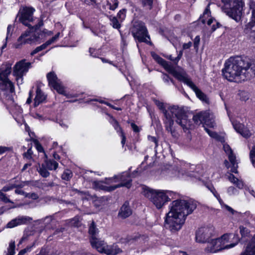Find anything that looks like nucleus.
<instances>
[{"instance_id":"nucleus-1","label":"nucleus","mask_w":255,"mask_h":255,"mask_svg":"<svg viewBox=\"0 0 255 255\" xmlns=\"http://www.w3.org/2000/svg\"><path fill=\"white\" fill-rule=\"evenodd\" d=\"M196 207V202L191 199H177L173 201L169 206L170 210L165 220L167 228L172 233L178 232L187 216L192 213Z\"/></svg>"},{"instance_id":"nucleus-2","label":"nucleus","mask_w":255,"mask_h":255,"mask_svg":"<svg viewBox=\"0 0 255 255\" xmlns=\"http://www.w3.org/2000/svg\"><path fill=\"white\" fill-rule=\"evenodd\" d=\"M223 76L229 81L237 83L250 79L255 75V61L245 62L240 58H229L222 69Z\"/></svg>"},{"instance_id":"nucleus-3","label":"nucleus","mask_w":255,"mask_h":255,"mask_svg":"<svg viewBox=\"0 0 255 255\" xmlns=\"http://www.w3.org/2000/svg\"><path fill=\"white\" fill-rule=\"evenodd\" d=\"M35 9L31 7H24L20 9L17 16L19 17V21L23 24L30 28L34 31H25L18 38L17 43L15 47L19 48L23 44H31L37 41L40 38V31L39 28L43 25V20L38 19V22L33 26H31L29 23L34 20L33 14Z\"/></svg>"},{"instance_id":"nucleus-4","label":"nucleus","mask_w":255,"mask_h":255,"mask_svg":"<svg viewBox=\"0 0 255 255\" xmlns=\"http://www.w3.org/2000/svg\"><path fill=\"white\" fill-rule=\"evenodd\" d=\"M152 56L153 59L169 73L172 74L178 80L183 82L192 89L200 100L205 103H208V99L206 95L198 89L191 79L188 77L186 73L183 69L180 67H178L176 69L171 63H168L155 53H152Z\"/></svg>"},{"instance_id":"nucleus-5","label":"nucleus","mask_w":255,"mask_h":255,"mask_svg":"<svg viewBox=\"0 0 255 255\" xmlns=\"http://www.w3.org/2000/svg\"><path fill=\"white\" fill-rule=\"evenodd\" d=\"M131 179L128 172H124L114 177L106 178L105 181H94L95 188L111 192L118 188L126 187L129 188L131 185Z\"/></svg>"},{"instance_id":"nucleus-6","label":"nucleus","mask_w":255,"mask_h":255,"mask_svg":"<svg viewBox=\"0 0 255 255\" xmlns=\"http://www.w3.org/2000/svg\"><path fill=\"white\" fill-rule=\"evenodd\" d=\"M143 195L148 198L157 209H161L166 203L178 197L179 194L170 190H156L148 187L142 188Z\"/></svg>"},{"instance_id":"nucleus-7","label":"nucleus","mask_w":255,"mask_h":255,"mask_svg":"<svg viewBox=\"0 0 255 255\" xmlns=\"http://www.w3.org/2000/svg\"><path fill=\"white\" fill-rule=\"evenodd\" d=\"M156 105L162 111L165 118L166 115H168L169 117H175L176 123L181 126L184 132L191 128V122L188 119L186 112L182 108L173 106L169 107L168 110H166L163 103L156 101Z\"/></svg>"},{"instance_id":"nucleus-8","label":"nucleus","mask_w":255,"mask_h":255,"mask_svg":"<svg viewBox=\"0 0 255 255\" xmlns=\"http://www.w3.org/2000/svg\"><path fill=\"white\" fill-rule=\"evenodd\" d=\"M193 120L195 123L197 125L203 124L204 129L211 137L215 138L222 142H224L223 137L208 128V127L214 128L215 125L213 116L208 112H201L193 116Z\"/></svg>"},{"instance_id":"nucleus-9","label":"nucleus","mask_w":255,"mask_h":255,"mask_svg":"<svg viewBox=\"0 0 255 255\" xmlns=\"http://www.w3.org/2000/svg\"><path fill=\"white\" fill-rule=\"evenodd\" d=\"M231 234H224L221 238L210 240L205 251L207 253H215L222 250L229 249L234 247L238 243L239 240L237 236L234 235L236 243L228 244Z\"/></svg>"},{"instance_id":"nucleus-10","label":"nucleus","mask_w":255,"mask_h":255,"mask_svg":"<svg viewBox=\"0 0 255 255\" xmlns=\"http://www.w3.org/2000/svg\"><path fill=\"white\" fill-rule=\"evenodd\" d=\"M131 33L133 37L139 42H149V36L148 35L147 30L142 22L136 21L134 23L131 29Z\"/></svg>"},{"instance_id":"nucleus-11","label":"nucleus","mask_w":255,"mask_h":255,"mask_svg":"<svg viewBox=\"0 0 255 255\" xmlns=\"http://www.w3.org/2000/svg\"><path fill=\"white\" fill-rule=\"evenodd\" d=\"M31 63L26 62L25 59L17 62L13 67V75L16 77L17 85L23 83V77L31 67Z\"/></svg>"},{"instance_id":"nucleus-12","label":"nucleus","mask_w":255,"mask_h":255,"mask_svg":"<svg viewBox=\"0 0 255 255\" xmlns=\"http://www.w3.org/2000/svg\"><path fill=\"white\" fill-rule=\"evenodd\" d=\"M248 5L252 10L251 21L246 25L245 32L251 41L255 43V0H249Z\"/></svg>"},{"instance_id":"nucleus-13","label":"nucleus","mask_w":255,"mask_h":255,"mask_svg":"<svg viewBox=\"0 0 255 255\" xmlns=\"http://www.w3.org/2000/svg\"><path fill=\"white\" fill-rule=\"evenodd\" d=\"M223 148L228 156L230 163L227 160H225L224 164L227 168H231V171L233 173H237V168L238 167V161L233 151L228 144H224Z\"/></svg>"},{"instance_id":"nucleus-14","label":"nucleus","mask_w":255,"mask_h":255,"mask_svg":"<svg viewBox=\"0 0 255 255\" xmlns=\"http://www.w3.org/2000/svg\"><path fill=\"white\" fill-rule=\"evenodd\" d=\"M214 228L213 226H206L199 228L196 232V241L200 243H207L213 235Z\"/></svg>"},{"instance_id":"nucleus-15","label":"nucleus","mask_w":255,"mask_h":255,"mask_svg":"<svg viewBox=\"0 0 255 255\" xmlns=\"http://www.w3.org/2000/svg\"><path fill=\"white\" fill-rule=\"evenodd\" d=\"M47 78L49 85L55 89L58 93L66 96L64 87L62 85L61 82L58 79L55 73L51 72L47 74Z\"/></svg>"},{"instance_id":"nucleus-16","label":"nucleus","mask_w":255,"mask_h":255,"mask_svg":"<svg viewBox=\"0 0 255 255\" xmlns=\"http://www.w3.org/2000/svg\"><path fill=\"white\" fill-rule=\"evenodd\" d=\"M10 73V68L6 67L4 69L1 68L0 69V81L9 90L11 93H12L14 90V85L8 78Z\"/></svg>"},{"instance_id":"nucleus-17","label":"nucleus","mask_w":255,"mask_h":255,"mask_svg":"<svg viewBox=\"0 0 255 255\" xmlns=\"http://www.w3.org/2000/svg\"><path fill=\"white\" fill-rule=\"evenodd\" d=\"M173 118L169 117L168 115H166V119L164 121V124L166 130L170 133L173 138L177 139L179 137V134L174 126Z\"/></svg>"},{"instance_id":"nucleus-18","label":"nucleus","mask_w":255,"mask_h":255,"mask_svg":"<svg viewBox=\"0 0 255 255\" xmlns=\"http://www.w3.org/2000/svg\"><path fill=\"white\" fill-rule=\"evenodd\" d=\"M32 220V218L28 216H19L8 222L7 224V227L12 228L19 225L29 223Z\"/></svg>"},{"instance_id":"nucleus-19","label":"nucleus","mask_w":255,"mask_h":255,"mask_svg":"<svg viewBox=\"0 0 255 255\" xmlns=\"http://www.w3.org/2000/svg\"><path fill=\"white\" fill-rule=\"evenodd\" d=\"M243 6V2L242 1V5L236 6H232V8H231L228 12L227 14L234 19L236 21L239 22L241 19L242 14V10L240 8Z\"/></svg>"},{"instance_id":"nucleus-20","label":"nucleus","mask_w":255,"mask_h":255,"mask_svg":"<svg viewBox=\"0 0 255 255\" xmlns=\"http://www.w3.org/2000/svg\"><path fill=\"white\" fill-rule=\"evenodd\" d=\"M90 242L92 248L96 249L99 252L105 253L107 245L98 238L90 239Z\"/></svg>"},{"instance_id":"nucleus-21","label":"nucleus","mask_w":255,"mask_h":255,"mask_svg":"<svg viewBox=\"0 0 255 255\" xmlns=\"http://www.w3.org/2000/svg\"><path fill=\"white\" fill-rule=\"evenodd\" d=\"M46 100V96L42 92L39 87H37L36 91V96L34 99V107H36L39 104L42 103Z\"/></svg>"},{"instance_id":"nucleus-22","label":"nucleus","mask_w":255,"mask_h":255,"mask_svg":"<svg viewBox=\"0 0 255 255\" xmlns=\"http://www.w3.org/2000/svg\"><path fill=\"white\" fill-rule=\"evenodd\" d=\"M211 12L209 8V4L207 5L206 9H205L202 17H200L201 21L202 23H207L208 25H210L215 19L213 18L210 17Z\"/></svg>"},{"instance_id":"nucleus-23","label":"nucleus","mask_w":255,"mask_h":255,"mask_svg":"<svg viewBox=\"0 0 255 255\" xmlns=\"http://www.w3.org/2000/svg\"><path fill=\"white\" fill-rule=\"evenodd\" d=\"M131 213V210L128 206V203H125L121 207L118 216L120 218L125 219L129 217Z\"/></svg>"},{"instance_id":"nucleus-24","label":"nucleus","mask_w":255,"mask_h":255,"mask_svg":"<svg viewBox=\"0 0 255 255\" xmlns=\"http://www.w3.org/2000/svg\"><path fill=\"white\" fill-rule=\"evenodd\" d=\"M240 255H255V240L250 242Z\"/></svg>"},{"instance_id":"nucleus-25","label":"nucleus","mask_w":255,"mask_h":255,"mask_svg":"<svg viewBox=\"0 0 255 255\" xmlns=\"http://www.w3.org/2000/svg\"><path fill=\"white\" fill-rule=\"evenodd\" d=\"M122 252V250L117 245H107L105 254L108 255H117Z\"/></svg>"},{"instance_id":"nucleus-26","label":"nucleus","mask_w":255,"mask_h":255,"mask_svg":"<svg viewBox=\"0 0 255 255\" xmlns=\"http://www.w3.org/2000/svg\"><path fill=\"white\" fill-rule=\"evenodd\" d=\"M228 178L231 183L235 185L239 189L243 188L244 184L243 181L236 178L233 174H230Z\"/></svg>"},{"instance_id":"nucleus-27","label":"nucleus","mask_w":255,"mask_h":255,"mask_svg":"<svg viewBox=\"0 0 255 255\" xmlns=\"http://www.w3.org/2000/svg\"><path fill=\"white\" fill-rule=\"evenodd\" d=\"M99 233L98 229L96 227V226L94 221H92L89 228V233L91 236L90 239H93V238H97V235Z\"/></svg>"},{"instance_id":"nucleus-28","label":"nucleus","mask_w":255,"mask_h":255,"mask_svg":"<svg viewBox=\"0 0 255 255\" xmlns=\"http://www.w3.org/2000/svg\"><path fill=\"white\" fill-rule=\"evenodd\" d=\"M43 163L49 170H55L58 166V163L54 160H46Z\"/></svg>"},{"instance_id":"nucleus-29","label":"nucleus","mask_w":255,"mask_h":255,"mask_svg":"<svg viewBox=\"0 0 255 255\" xmlns=\"http://www.w3.org/2000/svg\"><path fill=\"white\" fill-rule=\"evenodd\" d=\"M13 30V26L11 25H8L7 27L6 36L4 40V43L1 47L2 50H3L4 48H5L6 47L7 41L11 36Z\"/></svg>"},{"instance_id":"nucleus-30","label":"nucleus","mask_w":255,"mask_h":255,"mask_svg":"<svg viewBox=\"0 0 255 255\" xmlns=\"http://www.w3.org/2000/svg\"><path fill=\"white\" fill-rule=\"evenodd\" d=\"M48 170L47 167L43 163L41 165H39L38 172L41 176L45 178L48 177L50 175V173Z\"/></svg>"},{"instance_id":"nucleus-31","label":"nucleus","mask_w":255,"mask_h":255,"mask_svg":"<svg viewBox=\"0 0 255 255\" xmlns=\"http://www.w3.org/2000/svg\"><path fill=\"white\" fill-rule=\"evenodd\" d=\"M109 18L111 21V25H112L113 27L119 29L121 27L120 22H121L119 19L117 17L112 16H110Z\"/></svg>"},{"instance_id":"nucleus-32","label":"nucleus","mask_w":255,"mask_h":255,"mask_svg":"<svg viewBox=\"0 0 255 255\" xmlns=\"http://www.w3.org/2000/svg\"><path fill=\"white\" fill-rule=\"evenodd\" d=\"M192 166H194L193 165H192ZM190 167V169H192L194 168L192 167L191 166H190L189 164L186 163L183 165V167L181 169V171H179L178 176H180V173L181 172L182 175H183L184 174H189V175H193V174L191 173H189L188 171V167Z\"/></svg>"},{"instance_id":"nucleus-33","label":"nucleus","mask_w":255,"mask_h":255,"mask_svg":"<svg viewBox=\"0 0 255 255\" xmlns=\"http://www.w3.org/2000/svg\"><path fill=\"white\" fill-rule=\"evenodd\" d=\"M225 3L229 4L230 6H240L242 5V0H221Z\"/></svg>"},{"instance_id":"nucleus-34","label":"nucleus","mask_w":255,"mask_h":255,"mask_svg":"<svg viewBox=\"0 0 255 255\" xmlns=\"http://www.w3.org/2000/svg\"><path fill=\"white\" fill-rule=\"evenodd\" d=\"M73 173L70 170H65L61 175V178L63 180L69 181L72 177Z\"/></svg>"},{"instance_id":"nucleus-35","label":"nucleus","mask_w":255,"mask_h":255,"mask_svg":"<svg viewBox=\"0 0 255 255\" xmlns=\"http://www.w3.org/2000/svg\"><path fill=\"white\" fill-rule=\"evenodd\" d=\"M70 224L71 226L78 227L81 225L80 218L78 216H76L70 220Z\"/></svg>"},{"instance_id":"nucleus-36","label":"nucleus","mask_w":255,"mask_h":255,"mask_svg":"<svg viewBox=\"0 0 255 255\" xmlns=\"http://www.w3.org/2000/svg\"><path fill=\"white\" fill-rule=\"evenodd\" d=\"M111 123L114 127L115 130H116L118 132H119V133L121 134V131L123 130L118 122L113 117H112V121H111Z\"/></svg>"},{"instance_id":"nucleus-37","label":"nucleus","mask_w":255,"mask_h":255,"mask_svg":"<svg viewBox=\"0 0 255 255\" xmlns=\"http://www.w3.org/2000/svg\"><path fill=\"white\" fill-rule=\"evenodd\" d=\"M23 186V185H22V184H20V185L9 184L8 185L4 186L2 188L1 191L7 192V191H8L12 189L13 188H14L15 187H22Z\"/></svg>"},{"instance_id":"nucleus-38","label":"nucleus","mask_w":255,"mask_h":255,"mask_svg":"<svg viewBox=\"0 0 255 255\" xmlns=\"http://www.w3.org/2000/svg\"><path fill=\"white\" fill-rule=\"evenodd\" d=\"M127 10L125 8L120 10L117 14V18L121 22H122L125 18L126 16Z\"/></svg>"},{"instance_id":"nucleus-39","label":"nucleus","mask_w":255,"mask_h":255,"mask_svg":"<svg viewBox=\"0 0 255 255\" xmlns=\"http://www.w3.org/2000/svg\"><path fill=\"white\" fill-rule=\"evenodd\" d=\"M208 188L210 190V191L213 194L214 196L218 199V200L219 202V203H222V200L221 199L219 194L216 191V190L215 189V188L213 186H208Z\"/></svg>"},{"instance_id":"nucleus-40","label":"nucleus","mask_w":255,"mask_h":255,"mask_svg":"<svg viewBox=\"0 0 255 255\" xmlns=\"http://www.w3.org/2000/svg\"><path fill=\"white\" fill-rule=\"evenodd\" d=\"M142 5L148 9H151L152 7L153 0H141Z\"/></svg>"},{"instance_id":"nucleus-41","label":"nucleus","mask_w":255,"mask_h":255,"mask_svg":"<svg viewBox=\"0 0 255 255\" xmlns=\"http://www.w3.org/2000/svg\"><path fill=\"white\" fill-rule=\"evenodd\" d=\"M162 79L164 82L166 84H169V82L170 81L175 86H176L174 80L170 78V77L167 74L163 73L162 75Z\"/></svg>"},{"instance_id":"nucleus-42","label":"nucleus","mask_w":255,"mask_h":255,"mask_svg":"<svg viewBox=\"0 0 255 255\" xmlns=\"http://www.w3.org/2000/svg\"><path fill=\"white\" fill-rule=\"evenodd\" d=\"M8 253L7 255H14L15 254V243L10 242L7 249Z\"/></svg>"},{"instance_id":"nucleus-43","label":"nucleus","mask_w":255,"mask_h":255,"mask_svg":"<svg viewBox=\"0 0 255 255\" xmlns=\"http://www.w3.org/2000/svg\"><path fill=\"white\" fill-rule=\"evenodd\" d=\"M220 204H221L222 208L225 209L230 213H231V214L234 215L235 213H237V212L234 210L232 208L225 204L223 201L222 203Z\"/></svg>"},{"instance_id":"nucleus-44","label":"nucleus","mask_w":255,"mask_h":255,"mask_svg":"<svg viewBox=\"0 0 255 255\" xmlns=\"http://www.w3.org/2000/svg\"><path fill=\"white\" fill-rule=\"evenodd\" d=\"M46 47H47V46L45 44V43H44L43 44H42L41 45L37 47L34 50H33L31 52L30 54H31V55L33 56L34 54H35L36 53L39 52V51L45 49Z\"/></svg>"},{"instance_id":"nucleus-45","label":"nucleus","mask_w":255,"mask_h":255,"mask_svg":"<svg viewBox=\"0 0 255 255\" xmlns=\"http://www.w3.org/2000/svg\"><path fill=\"white\" fill-rule=\"evenodd\" d=\"M227 193L230 196L238 194V190L233 186H230L227 189Z\"/></svg>"},{"instance_id":"nucleus-46","label":"nucleus","mask_w":255,"mask_h":255,"mask_svg":"<svg viewBox=\"0 0 255 255\" xmlns=\"http://www.w3.org/2000/svg\"><path fill=\"white\" fill-rule=\"evenodd\" d=\"M113 4L110 2H108L107 5L109 6V8L112 10H115L118 6L119 2L117 0H113Z\"/></svg>"},{"instance_id":"nucleus-47","label":"nucleus","mask_w":255,"mask_h":255,"mask_svg":"<svg viewBox=\"0 0 255 255\" xmlns=\"http://www.w3.org/2000/svg\"><path fill=\"white\" fill-rule=\"evenodd\" d=\"M250 157L254 166L255 167V146H253L251 150Z\"/></svg>"},{"instance_id":"nucleus-48","label":"nucleus","mask_w":255,"mask_h":255,"mask_svg":"<svg viewBox=\"0 0 255 255\" xmlns=\"http://www.w3.org/2000/svg\"><path fill=\"white\" fill-rule=\"evenodd\" d=\"M35 246V243H33L31 245L27 246L26 248L21 250L19 253V255H23L27 252H29L31 251L32 248Z\"/></svg>"},{"instance_id":"nucleus-49","label":"nucleus","mask_w":255,"mask_h":255,"mask_svg":"<svg viewBox=\"0 0 255 255\" xmlns=\"http://www.w3.org/2000/svg\"><path fill=\"white\" fill-rule=\"evenodd\" d=\"M244 217H246L249 223L255 220V217L254 215L251 214L250 212H246L244 213Z\"/></svg>"},{"instance_id":"nucleus-50","label":"nucleus","mask_w":255,"mask_h":255,"mask_svg":"<svg viewBox=\"0 0 255 255\" xmlns=\"http://www.w3.org/2000/svg\"><path fill=\"white\" fill-rule=\"evenodd\" d=\"M0 201L4 203L12 202L1 191H0Z\"/></svg>"},{"instance_id":"nucleus-51","label":"nucleus","mask_w":255,"mask_h":255,"mask_svg":"<svg viewBox=\"0 0 255 255\" xmlns=\"http://www.w3.org/2000/svg\"><path fill=\"white\" fill-rule=\"evenodd\" d=\"M239 133L244 137H250L251 135V132L247 128H243L241 131L239 132Z\"/></svg>"},{"instance_id":"nucleus-52","label":"nucleus","mask_w":255,"mask_h":255,"mask_svg":"<svg viewBox=\"0 0 255 255\" xmlns=\"http://www.w3.org/2000/svg\"><path fill=\"white\" fill-rule=\"evenodd\" d=\"M233 126L235 129L239 133L244 128V126L240 123H233Z\"/></svg>"},{"instance_id":"nucleus-53","label":"nucleus","mask_w":255,"mask_h":255,"mask_svg":"<svg viewBox=\"0 0 255 255\" xmlns=\"http://www.w3.org/2000/svg\"><path fill=\"white\" fill-rule=\"evenodd\" d=\"M240 233L243 237L247 236L250 233L249 230L244 227H240Z\"/></svg>"},{"instance_id":"nucleus-54","label":"nucleus","mask_w":255,"mask_h":255,"mask_svg":"<svg viewBox=\"0 0 255 255\" xmlns=\"http://www.w3.org/2000/svg\"><path fill=\"white\" fill-rule=\"evenodd\" d=\"M25 197L33 200H36L39 198L38 195L35 193H25Z\"/></svg>"},{"instance_id":"nucleus-55","label":"nucleus","mask_w":255,"mask_h":255,"mask_svg":"<svg viewBox=\"0 0 255 255\" xmlns=\"http://www.w3.org/2000/svg\"><path fill=\"white\" fill-rule=\"evenodd\" d=\"M93 101H99L100 103H104L106 105H107V106L111 107L112 108L115 109V110H118V111H121L122 110L121 108H118V107H115L114 106H113L110 103H107V102H104L102 100H98L97 99H94V100H93Z\"/></svg>"},{"instance_id":"nucleus-56","label":"nucleus","mask_w":255,"mask_h":255,"mask_svg":"<svg viewBox=\"0 0 255 255\" xmlns=\"http://www.w3.org/2000/svg\"><path fill=\"white\" fill-rule=\"evenodd\" d=\"M32 154L33 152L31 148H30L27 150V152L23 153V156L27 159H31Z\"/></svg>"},{"instance_id":"nucleus-57","label":"nucleus","mask_w":255,"mask_h":255,"mask_svg":"<svg viewBox=\"0 0 255 255\" xmlns=\"http://www.w3.org/2000/svg\"><path fill=\"white\" fill-rule=\"evenodd\" d=\"M168 40L171 42V43H172V44L175 47H176L178 43H179V40L176 37H171L170 38H169L168 39Z\"/></svg>"},{"instance_id":"nucleus-58","label":"nucleus","mask_w":255,"mask_h":255,"mask_svg":"<svg viewBox=\"0 0 255 255\" xmlns=\"http://www.w3.org/2000/svg\"><path fill=\"white\" fill-rule=\"evenodd\" d=\"M200 41V38L199 36H196L194 40V47L195 49L198 48V46L199 45Z\"/></svg>"},{"instance_id":"nucleus-59","label":"nucleus","mask_w":255,"mask_h":255,"mask_svg":"<svg viewBox=\"0 0 255 255\" xmlns=\"http://www.w3.org/2000/svg\"><path fill=\"white\" fill-rule=\"evenodd\" d=\"M34 143L35 145V146H36V148L37 149V150L39 151V152H42L43 151V147L42 146H41V145L39 143V142H38V140H34Z\"/></svg>"},{"instance_id":"nucleus-60","label":"nucleus","mask_w":255,"mask_h":255,"mask_svg":"<svg viewBox=\"0 0 255 255\" xmlns=\"http://www.w3.org/2000/svg\"><path fill=\"white\" fill-rule=\"evenodd\" d=\"M148 140L151 142H153L155 143V147H156L158 145V141L155 137L148 135L147 137Z\"/></svg>"},{"instance_id":"nucleus-61","label":"nucleus","mask_w":255,"mask_h":255,"mask_svg":"<svg viewBox=\"0 0 255 255\" xmlns=\"http://www.w3.org/2000/svg\"><path fill=\"white\" fill-rule=\"evenodd\" d=\"M241 99L243 101H247L248 99H249V95L247 93H246L245 92H242L241 93Z\"/></svg>"},{"instance_id":"nucleus-62","label":"nucleus","mask_w":255,"mask_h":255,"mask_svg":"<svg viewBox=\"0 0 255 255\" xmlns=\"http://www.w3.org/2000/svg\"><path fill=\"white\" fill-rule=\"evenodd\" d=\"M57 40V38H56L54 36H53L50 39L47 41L45 43L47 47L48 46H49V45L54 43V42H55Z\"/></svg>"},{"instance_id":"nucleus-63","label":"nucleus","mask_w":255,"mask_h":255,"mask_svg":"<svg viewBox=\"0 0 255 255\" xmlns=\"http://www.w3.org/2000/svg\"><path fill=\"white\" fill-rule=\"evenodd\" d=\"M130 125H131L132 130L135 132H138L140 131V129L138 128V127L136 125H135L134 123H132Z\"/></svg>"},{"instance_id":"nucleus-64","label":"nucleus","mask_w":255,"mask_h":255,"mask_svg":"<svg viewBox=\"0 0 255 255\" xmlns=\"http://www.w3.org/2000/svg\"><path fill=\"white\" fill-rule=\"evenodd\" d=\"M192 44V43L190 41L186 43H184L182 46L183 50H185L190 48Z\"/></svg>"}]
</instances>
